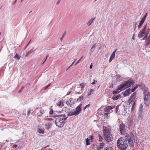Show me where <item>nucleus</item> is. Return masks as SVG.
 <instances>
[{
	"label": "nucleus",
	"mask_w": 150,
	"mask_h": 150,
	"mask_svg": "<svg viewBox=\"0 0 150 150\" xmlns=\"http://www.w3.org/2000/svg\"><path fill=\"white\" fill-rule=\"evenodd\" d=\"M78 88L79 90H81L82 89V87L81 86L79 87Z\"/></svg>",
	"instance_id": "5fc2aeb1"
},
{
	"label": "nucleus",
	"mask_w": 150,
	"mask_h": 150,
	"mask_svg": "<svg viewBox=\"0 0 150 150\" xmlns=\"http://www.w3.org/2000/svg\"><path fill=\"white\" fill-rule=\"evenodd\" d=\"M117 50H115V51H114L111 54V56L110 57V58L109 60V62H111L112 60L114 59L115 57V54Z\"/></svg>",
	"instance_id": "2eb2a0df"
},
{
	"label": "nucleus",
	"mask_w": 150,
	"mask_h": 150,
	"mask_svg": "<svg viewBox=\"0 0 150 150\" xmlns=\"http://www.w3.org/2000/svg\"><path fill=\"white\" fill-rule=\"evenodd\" d=\"M30 41H31V40H30V41H29V43H28V44L27 45V46H28L29 45V44H30Z\"/></svg>",
	"instance_id": "774afa93"
},
{
	"label": "nucleus",
	"mask_w": 150,
	"mask_h": 150,
	"mask_svg": "<svg viewBox=\"0 0 150 150\" xmlns=\"http://www.w3.org/2000/svg\"><path fill=\"white\" fill-rule=\"evenodd\" d=\"M64 101L63 100H61L59 101L57 103V105L59 106V107H63L64 105Z\"/></svg>",
	"instance_id": "6ab92c4d"
},
{
	"label": "nucleus",
	"mask_w": 150,
	"mask_h": 150,
	"mask_svg": "<svg viewBox=\"0 0 150 150\" xmlns=\"http://www.w3.org/2000/svg\"><path fill=\"white\" fill-rule=\"evenodd\" d=\"M24 88V87L23 86H22L20 90L18 91V93H20L21 92V91L23 90Z\"/></svg>",
	"instance_id": "79ce46f5"
},
{
	"label": "nucleus",
	"mask_w": 150,
	"mask_h": 150,
	"mask_svg": "<svg viewBox=\"0 0 150 150\" xmlns=\"http://www.w3.org/2000/svg\"><path fill=\"white\" fill-rule=\"evenodd\" d=\"M97 82V81H96V80L94 79V81L92 83H91V84H92V85H94L95 84V83H96V82Z\"/></svg>",
	"instance_id": "49530a36"
},
{
	"label": "nucleus",
	"mask_w": 150,
	"mask_h": 150,
	"mask_svg": "<svg viewBox=\"0 0 150 150\" xmlns=\"http://www.w3.org/2000/svg\"><path fill=\"white\" fill-rule=\"evenodd\" d=\"M140 119H142V117H141V114H140V115H139L138 117V119L139 120Z\"/></svg>",
	"instance_id": "09e8293b"
},
{
	"label": "nucleus",
	"mask_w": 150,
	"mask_h": 150,
	"mask_svg": "<svg viewBox=\"0 0 150 150\" xmlns=\"http://www.w3.org/2000/svg\"><path fill=\"white\" fill-rule=\"evenodd\" d=\"M104 136L105 140L108 142H111L113 140V136L111 134L106 135Z\"/></svg>",
	"instance_id": "0eeeda50"
},
{
	"label": "nucleus",
	"mask_w": 150,
	"mask_h": 150,
	"mask_svg": "<svg viewBox=\"0 0 150 150\" xmlns=\"http://www.w3.org/2000/svg\"><path fill=\"white\" fill-rule=\"evenodd\" d=\"M71 93V91H69V92H68L67 94V95H69V94H70V93Z\"/></svg>",
	"instance_id": "052dcab7"
},
{
	"label": "nucleus",
	"mask_w": 150,
	"mask_h": 150,
	"mask_svg": "<svg viewBox=\"0 0 150 150\" xmlns=\"http://www.w3.org/2000/svg\"><path fill=\"white\" fill-rule=\"evenodd\" d=\"M104 150H113V149L111 147L107 146L105 148Z\"/></svg>",
	"instance_id": "bb28decb"
},
{
	"label": "nucleus",
	"mask_w": 150,
	"mask_h": 150,
	"mask_svg": "<svg viewBox=\"0 0 150 150\" xmlns=\"http://www.w3.org/2000/svg\"><path fill=\"white\" fill-rule=\"evenodd\" d=\"M142 108L143 106L142 104L140 105H139V114H141L142 111Z\"/></svg>",
	"instance_id": "5701e85b"
},
{
	"label": "nucleus",
	"mask_w": 150,
	"mask_h": 150,
	"mask_svg": "<svg viewBox=\"0 0 150 150\" xmlns=\"http://www.w3.org/2000/svg\"><path fill=\"white\" fill-rule=\"evenodd\" d=\"M44 112H44V110H40V113L41 114V115H38V116L39 117H41L42 115V114L44 113Z\"/></svg>",
	"instance_id": "c9c22d12"
},
{
	"label": "nucleus",
	"mask_w": 150,
	"mask_h": 150,
	"mask_svg": "<svg viewBox=\"0 0 150 150\" xmlns=\"http://www.w3.org/2000/svg\"><path fill=\"white\" fill-rule=\"evenodd\" d=\"M48 57V55H47L46 58H45V62H43L42 63V64H43L45 63V62L46 61Z\"/></svg>",
	"instance_id": "8fccbe9b"
},
{
	"label": "nucleus",
	"mask_w": 150,
	"mask_h": 150,
	"mask_svg": "<svg viewBox=\"0 0 150 150\" xmlns=\"http://www.w3.org/2000/svg\"><path fill=\"white\" fill-rule=\"evenodd\" d=\"M149 89L147 88H145L143 90V94L145 96L146 95L150 94L149 92L148 91Z\"/></svg>",
	"instance_id": "a211bd4d"
},
{
	"label": "nucleus",
	"mask_w": 150,
	"mask_h": 150,
	"mask_svg": "<svg viewBox=\"0 0 150 150\" xmlns=\"http://www.w3.org/2000/svg\"><path fill=\"white\" fill-rule=\"evenodd\" d=\"M83 56L80 59L76 62V63L75 64V65H76L77 64L80 62V61L83 58Z\"/></svg>",
	"instance_id": "58836bf2"
},
{
	"label": "nucleus",
	"mask_w": 150,
	"mask_h": 150,
	"mask_svg": "<svg viewBox=\"0 0 150 150\" xmlns=\"http://www.w3.org/2000/svg\"><path fill=\"white\" fill-rule=\"evenodd\" d=\"M136 23L135 22L134 23V29L136 27Z\"/></svg>",
	"instance_id": "3c124183"
},
{
	"label": "nucleus",
	"mask_w": 150,
	"mask_h": 150,
	"mask_svg": "<svg viewBox=\"0 0 150 150\" xmlns=\"http://www.w3.org/2000/svg\"><path fill=\"white\" fill-rule=\"evenodd\" d=\"M20 56L18 54H16L14 57V58L17 60H19L20 59Z\"/></svg>",
	"instance_id": "393cba45"
},
{
	"label": "nucleus",
	"mask_w": 150,
	"mask_h": 150,
	"mask_svg": "<svg viewBox=\"0 0 150 150\" xmlns=\"http://www.w3.org/2000/svg\"><path fill=\"white\" fill-rule=\"evenodd\" d=\"M122 78L120 76H118L116 78V81L117 82H119L122 80Z\"/></svg>",
	"instance_id": "b1692460"
},
{
	"label": "nucleus",
	"mask_w": 150,
	"mask_h": 150,
	"mask_svg": "<svg viewBox=\"0 0 150 150\" xmlns=\"http://www.w3.org/2000/svg\"><path fill=\"white\" fill-rule=\"evenodd\" d=\"M67 117L57 116L55 120V124L58 127H63L65 123V121Z\"/></svg>",
	"instance_id": "7ed1b4c3"
},
{
	"label": "nucleus",
	"mask_w": 150,
	"mask_h": 150,
	"mask_svg": "<svg viewBox=\"0 0 150 150\" xmlns=\"http://www.w3.org/2000/svg\"><path fill=\"white\" fill-rule=\"evenodd\" d=\"M92 67H93L92 64H91L90 65V69H92Z\"/></svg>",
	"instance_id": "6e6d98bb"
},
{
	"label": "nucleus",
	"mask_w": 150,
	"mask_h": 150,
	"mask_svg": "<svg viewBox=\"0 0 150 150\" xmlns=\"http://www.w3.org/2000/svg\"><path fill=\"white\" fill-rule=\"evenodd\" d=\"M71 67V66L70 65L68 68L67 69V71L69 68H70Z\"/></svg>",
	"instance_id": "0e129e2a"
},
{
	"label": "nucleus",
	"mask_w": 150,
	"mask_h": 150,
	"mask_svg": "<svg viewBox=\"0 0 150 150\" xmlns=\"http://www.w3.org/2000/svg\"><path fill=\"white\" fill-rule=\"evenodd\" d=\"M134 83V82L131 79L125 81L118 86L116 90L113 91V94H115L119 93L122 90L130 87L131 85H133Z\"/></svg>",
	"instance_id": "f257e3e1"
},
{
	"label": "nucleus",
	"mask_w": 150,
	"mask_h": 150,
	"mask_svg": "<svg viewBox=\"0 0 150 150\" xmlns=\"http://www.w3.org/2000/svg\"><path fill=\"white\" fill-rule=\"evenodd\" d=\"M104 145V144L102 142L100 144L99 146H97V149L98 150H100L101 149Z\"/></svg>",
	"instance_id": "412c9836"
},
{
	"label": "nucleus",
	"mask_w": 150,
	"mask_h": 150,
	"mask_svg": "<svg viewBox=\"0 0 150 150\" xmlns=\"http://www.w3.org/2000/svg\"><path fill=\"white\" fill-rule=\"evenodd\" d=\"M134 36V35H133L132 37V39L133 40H134V38H135Z\"/></svg>",
	"instance_id": "13d9d810"
},
{
	"label": "nucleus",
	"mask_w": 150,
	"mask_h": 150,
	"mask_svg": "<svg viewBox=\"0 0 150 150\" xmlns=\"http://www.w3.org/2000/svg\"><path fill=\"white\" fill-rule=\"evenodd\" d=\"M103 133L104 135L105 136L106 135L108 134H111V133L110 132V130L107 128H105L103 131Z\"/></svg>",
	"instance_id": "dca6fc26"
},
{
	"label": "nucleus",
	"mask_w": 150,
	"mask_h": 150,
	"mask_svg": "<svg viewBox=\"0 0 150 150\" xmlns=\"http://www.w3.org/2000/svg\"><path fill=\"white\" fill-rule=\"evenodd\" d=\"M110 114L109 112H108L107 113H105L104 114V116L105 117H107L109 114Z\"/></svg>",
	"instance_id": "37998d69"
},
{
	"label": "nucleus",
	"mask_w": 150,
	"mask_h": 150,
	"mask_svg": "<svg viewBox=\"0 0 150 150\" xmlns=\"http://www.w3.org/2000/svg\"><path fill=\"white\" fill-rule=\"evenodd\" d=\"M82 106V104H80L75 109L72 110L74 115L77 116L80 113L81 111Z\"/></svg>",
	"instance_id": "20e7f679"
},
{
	"label": "nucleus",
	"mask_w": 150,
	"mask_h": 150,
	"mask_svg": "<svg viewBox=\"0 0 150 150\" xmlns=\"http://www.w3.org/2000/svg\"><path fill=\"white\" fill-rule=\"evenodd\" d=\"M55 112H57V111H53V109L51 108L50 109L49 114L51 115V116L52 117H57V115H55Z\"/></svg>",
	"instance_id": "4468645a"
},
{
	"label": "nucleus",
	"mask_w": 150,
	"mask_h": 150,
	"mask_svg": "<svg viewBox=\"0 0 150 150\" xmlns=\"http://www.w3.org/2000/svg\"><path fill=\"white\" fill-rule=\"evenodd\" d=\"M120 130L122 134H125V125L123 123H122L120 125Z\"/></svg>",
	"instance_id": "6e6552de"
},
{
	"label": "nucleus",
	"mask_w": 150,
	"mask_h": 150,
	"mask_svg": "<svg viewBox=\"0 0 150 150\" xmlns=\"http://www.w3.org/2000/svg\"><path fill=\"white\" fill-rule=\"evenodd\" d=\"M132 91L130 88H128L127 89L124 93L123 95L125 96H129Z\"/></svg>",
	"instance_id": "ddd939ff"
},
{
	"label": "nucleus",
	"mask_w": 150,
	"mask_h": 150,
	"mask_svg": "<svg viewBox=\"0 0 150 150\" xmlns=\"http://www.w3.org/2000/svg\"><path fill=\"white\" fill-rule=\"evenodd\" d=\"M30 113V110H29L28 111V113H27V115L29 116Z\"/></svg>",
	"instance_id": "a18cd8bd"
},
{
	"label": "nucleus",
	"mask_w": 150,
	"mask_h": 150,
	"mask_svg": "<svg viewBox=\"0 0 150 150\" xmlns=\"http://www.w3.org/2000/svg\"><path fill=\"white\" fill-rule=\"evenodd\" d=\"M75 63V62H73L72 63V64L70 65V66L71 67L72 66V65H73V64H74V63Z\"/></svg>",
	"instance_id": "bf43d9fd"
},
{
	"label": "nucleus",
	"mask_w": 150,
	"mask_h": 150,
	"mask_svg": "<svg viewBox=\"0 0 150 150\" xmlns=\"http://www.w3.org/2000/svg\"><path fill=\"white\" fill-rule=\"evenodd\" d=\"M144 103L146 106H148L150 104V94L146 95L144 98Z\"/></svg>",
	"instance_id": "39448f33"
},
{
	"label": "nucleus",
	"mask_w": 150,
	"mask_h": 150,
	"mask_svg": "<svg viewBox=\"0 0 150 150\" xmlns=\"http://www.w3.org/2000/svg\"><path fill=\"white\" fill-rule=\"evenodd\" d=\"M33 52V50H31L29 51L28 53H27L25 55V56L26 57H28V56L30 54Z\"/></svg>",
	"instance_id": "c756f323"
},
{
	"label": "nucleus",
	"mask_w": 150,
	"mask_h": 150,
	"mask_svg": "<svg viewBox=\"0 0 150 150\" xmlns=\"http://www.w3.org/2000/svg\"><path fill=\"white\" fill-rule=\"evenodd\" d=\"M98 137L99 141L100 142L102 141V140L103 139L102 137L100 134H98Z\"/></svg>",
	"instance_id": "f704fd0d"
},
{
	"label": "nucleus",
	"mask_w": 150,
	"mask_h": 150,
	"mask_svg": "<svg viewBox=\"0 0 150 150\" xmlns=\"http://www.w3.org/2000/svg\"><path fill=\"white\" fill-rule=\"evenodd\" d=\"M50 125L49 123H46L45 125V128L47 129H48L50 128Z\"/></svg>",
	"instance_id": "cd10ccee"
},
{
	"label": "nucleus",
	"mask_w": 150,
	"mask_h": 150,
	"mask_svg": "<svg viewBox=\"0 0 150 150\" xmlns=\"http://www.w3.org/2000/svg\"><path fill=\"white\" fill-rule=\"evenodd\" d=\"M95 18H92L88 22L87 24V25H88V26H90L91 25V24L93 22V21L94 20Z\"/></svg>",
	"instance_id": "4be33fe9"
},
{
	"label": "nucleus",
	"mask_w": 150,
	"mask_h": 150,
	"mask_svg": "<svg viewBox=\"0 0 150 150\" xmlns=\"http://www.w3.org/2000/svg\"><path fill=\"white\" fill-rule=\"evenodd\" d=\"M66 103L70 107H71L75 103L73 99L71 98L69 99V100H67Z\"/></svg>",
	"instance_id": "9b49d317"
},
{
	"label": "nucleus",
	"mask_w": 150,
	"mask_h": 150,
	"mask_svg": "<svg viewBox=\"0 0 150 150\" xmlns=\"http://www.w3.org/2000/svg\"><path fill=\"white\" fill-rule=\"evenodd\" d=\"M93 139V137L92 136H90L89 137V139H88V138H87L86 139V143L87 145H88L90 144V143L89 142V140L92 142Z\"/></svg>",
	"instance_id": "f3484780"
},
{
	"label": "nucleus",
	"mask_w": 150,
	"mask_h": 150,
	"mask_svg": "<svg viewBox=\"0 0 150 150\" xmlns=\"http://www.w3.org/2000/svg\"><path fill=\"white\" fill-rule=\"evenodd\" d=\"M90 106V105L89 104H88L87 105H86L83 108V110H85L87 108H88Z\"/></svg>",
	"instance_id": "c03bdc74"
},
{
	"label": "nucleus",
	"mask_w": 150,
	"mask_h": 150,
	"mask_svg": "<svg viewBox=\"0 0 150 150\" xmlns=\"http://www.w3.org/2000/svg\"><path fill=\"white\" fill-rule=\"evenodd\" d=\"M38 131L39 133L41 134H43L44 133V131L43 130L41 129H38Z\"/></svg>",
	"instance_id": "a878e982"
},
{
	"label": "nucleus",
	"mask_w": 150,
	"mask_h": 150,
	"mask_svg": "<svg viewBox=\"0 0 150 150\" xmlns=\"http://www.w3.org/2000/svg\"><path fill=\"white\" fill-rule=\"evenodd\" d=\"M96 46V44H94V45H93V46H92V47L91 48V50H90V51H91V52H93V49H95Z\"/></svg>",
	"instance_id": "2f4dec72"
},
{
	"label": "nucleus",
	"mask_w": 150,
	"mask_h": 150,
	"mask_svg": "<svg viewBox=\"0 0 150 150\" xmlns=\"http://www.w3.org/2000/svg\"><path fill=\"white\" fill-rule=\"evenodd\" d=\"M120 96L121 95L120 94H119L118 95H114L112 97V99L114 100H116L118 99Z\"/></svg>",
	"instance_id": "aec40b11"
},
{
	"label": "nucleus",
	"mask_w": 150,
	"mask_h": 150,
	"mask_svg": "<svg viewBox=\"0 0 150 150\" xmlns=\"http://www.w3.org/2000/svg\"><path fill=\"white\" fill-rule=\"evenodd\" d=\"M61 0H58L57 1V4L58 5L60 3V1H61Z\"/></svg>",
	"instance_id": "864d4df0"
},
{
	"label": "nucleus",
	"mask_w": 150,
	"mask_h": 150,
	"mask_svg": "<svg viewBox=\"0 0 150 150\" xmlns=\"http://www.w3.org/2000/svg\"><path fill=\"white\" fill-rule=\"evenodd\" d=\"M136 89V88H135V87L132 88L131 89L132 92H134Z\"/></svg>",
	"instance_id": "a19ab883"
},
{
	"label": "nucleus",
	"mask_w": 150,
	"mask_h": 150,
	"mask_svg": "<svg viewBox=\"0 0 150 150\" xmlns=\"http://www.w3.org/2000/svg\"><path fill=\"white\" fill-rule=\"evenodd\" d=\"M93 89H90V91L88 94V96H89L90 95H91V93L93 92Z\"/></svg>",
	"instance_id": "e433bc0d"
},
{
	"label": "nucleus",
	"mask_w": 150,
	"mask_h": 150,
	"mask_svg": "<svg viewBox=\"0 0 150 150\" xmlns=\"http://www.w3.org/2000/svg\"><path fill=\"white\" fill-rule=\"evenodd\" d=\"M146 18V17H145L144 16L142 18V19H141V20L144 21H145Z\"/></svg>",
	"instance_id": "603ef678"
},
{
	"label": "nucleus",
	"mask_w": 150,
	"mask_h": 150,
	"mask_svg": "<svg viewBox=\"0 0 150 150\" xmlns=\"http://www.w3.org/2000/svg\"><path fill=\"white\" fill-rule=\"evenodd\" d=\"M115 105H113L112 106H108L105 109L104 111L105 112H108L110 110L115 108Z\"/></svg>",
	"instance_id": "f8f14e48"
},
{
	"label": "nucleus",
	"mask_w": 150,
	"mask_h": 150,
	"mask_svg": "<svg viewBox=\"0 0 150 150\" xmlns=\"http://www.w3.org/2000/svg\"><path fill=\"white\" fill-rule=\"evenodd\" d=\"M144 86V84L143 83H141L139 85V86L142 89V90H143V89L145 88Z\"/></svg>",
	"instance_id": "72a5a7b5"
},
{
	"label": "nucleus",
	"mask_w": 150,
	"mask_h": 150,
	"mask_svg": "<svg viewBox=\"0 0 150 150\" xmlns=\"http://www.w3.org/2000/svg\"><path fill=\"white\" fill-rule=\"evenodd\" d=\"M136 89V88H135V87L132 88L131 89L132 92H134Z\"/></svg>",
	"instance_id": "ea45409f"
},
{
	"label": "nucleus",
	"mask_w": 150,
	"mask_h": 150,
	"mask_svg": "<svg viewBox=\"0 0 150 150\" xmlns=\"http://www.w3.org/2000/svg\"><path fill=\"white\" fill-rule=\"evenodd\" d=\"M17 1V0H15V1L13 3V4H14L16 3V2Z\"/></svg>",
	"instance_id": "338daca9"
},
{
	"label": "nucleus",
	"mask_w": 150,
	"mask_h": 150,
	"mask_svg": "<svg viewBox=\"0 0 150 150\" xmlns=\"http://www.w3.org/2000/svg\"><path fill=\"white\" fill-rule=\"evenodd\" d=\"M118 147L121 150H125L127 147V142L122 139V138H119L117 141Z\"/></svg>",
	"instance_id": "f03ea898"
},
{
	"label": "nucleus",
	"mask_w": 150,
	"mask_h": 150,
	"mask_svg": "<svg viewBox=\"0 0 150 150\" xmlns=\"http://www.w3.org/2000/svg\"><path fill=\"white\" fill-rule=\"evenodd\" d=\"M147 13H146L145 15L144 16L145 17H146L147 16Z\"/></svg>",
	"instance_id": "69168bd1"
},
{
	"label": "nucleus",
	"mask_w": 150,
	"mask_h": 150,
	"mask_svg": "<svg viewBox=\"0 0 150 150\" xmlns=\"http://www.w3.org/2000/svg\"><path fill=\"white\" fill-rule=\"evenodd\" d=\"M83 99V97H79L77 100V101L79 102L80 101H81V100H82Z\"/></svg>",
	"instance_id": "4c0bfd02"
},
{
	"label": "nucleus",
	"mask_w": 150,
	"mask_h": 150,
	"mask_svg": "<svg viewBox=\"0 0 150 150\" xmlns=\"http://www.w3.org/2000/svg\"><path fill=\"white\" fill-rule=\"evenodd\" d=\"M144 22V21L142 20H141V21H140V22L139 24V25H138V28H139L141 27V26L142 25L143 23Z\"/></svg>",
	"instance_id": "7c9ffc66"
},
{
	"label": "nucleus",
	"mask_w": 150,
	"mask_h": 150,
	"mask_svg": "<svg viewBox=\"0 0 150 150\" xmlns=\"http://www.w3.org/2000/svg\"><path fill=\"white\" fill-rule=\"evenodd\" d=\"M115 109H116V111H118V108L117 107H116Z\"/></svg>",
	"instance_id": "680f3d73"
},
{
	"label": "nucleus",
	"mask_w": 150,
	"mask_h": 150,
	"mask_svg": "<svg viewBox=\"0 0 150 150\" xmlns=\"http://www.w3.org/2000/svg\"><path fill=\"white\" fill-rule=\"evenodd\" d=\"M146 26L142 29L141 31L139 33L138 35V37L139 38H142L144 35L145 36V34L146 32Z\"/></svg>",
	"instance_id": "423d86ee"
},
{
	"label": "nucleus",
	"mask_w": 150,
	"mask_h": 150,
	"mask_svg": "<svg viewBox=\"0 0 150 150\" xmlns=\"http://www.w3.org/2000/svg\"><path fill=\"white\" fill-rule=\"evenodd\" d=\"M66 32L64 33L63 34L62 37L60 38V40L61 41H62L63 39L64 38V36L66 35Z\"/></svg>",
	"instance_id": "473e14b6"
},
{
	"label": "nucleus",
	"mask_w": 150,
	"mask_h": 150,
	"mask_svg": "<svg viewBox=\"0 0 150 150\" xmlns=\"http://www.w3.org/2000/svg\"><path fill=\"white\" fill-rule=\"evenodd\" d=\"M48 146H46V147H45L43 149V150H45L44 149H45Z\"/></svg>",
	"instance_id": "e2e57ef3"
},
{
	"label": "nucleus",
	"mask_w": 150,
	"mask_h": 150,
	"mask_svg": "<svg viewBox=\"0 0 150 150\" xmlns=\"http://www.w3.org/2000/svg\"><path fill=\"white\" fill-rule=\"evenodd\" d=\"M136 95V93L135 92L131 96L129 100V103H131L134 102L135 100Z\"/></svg>",
	"instance_id": "1a4fd4ad"
},
{
	"label": "nucleus",
	"mask_w": 150,
	"mask_h": 150,
	"mask_svg": "<svg viewBox=\"0 0 150 150\" xmlns=\"http://www.w3.org/2000/svg\"><path fill=\"white\" fill-rule=\"evenodd\" d=\"M126 137H127V140L128 141L129 143L132 147H133L134 146V144L133 143L132 140L131 139V138L128 135L127 136V135H126Z\"/></svg>",
	"instance_id": "9d476101"
},
{
	"label": "nucleus",
	"mask_w": 150,
	"mask_h": 150,
	"mask_svg": "<svg viewBox=\"0 0 150 150\" xmlns=\"http://www.w3.org/2000/svg\"><path fill=\"white\" fill-rule=\"evenodd\" d=\"M50 85V84H49L47 86H46L45 88V90H46L48 88L49 86Z\"/></svg>",
	"instance_id": "de8ad7c7"
},
{
	"label": "nucleus",
	"mask_w": 150,
	"mask_h": 150,
	"mask_svg": "<svg viewBox=\"0 0 150 150\" xmlns=\"http://www.w3.org/2000/svg\"><path fill=\"white\" fill-rule=\"evenodd\" d=\"M68 115L69 116H72L73 115H74L72 110L71 111L68 112Z\"/></svg>",
	"instance_id": "c85d7f7f"
},
{
	"label": "nucleus",
	"mask_w": 150,
	"mask_h": 150,
	"mask_svg": "<svg viewBox=\"0 0 150 150\" xmlns=\"http://www.w3.org/2000/svg\"><path fill=\"white\" fill-rule=\"evenodd\" d=\"M17 146L16 145H13V148H16L17 147Z\"/></svg>",
	"instance_id": "4d7b16f0"
}]
</instances>
